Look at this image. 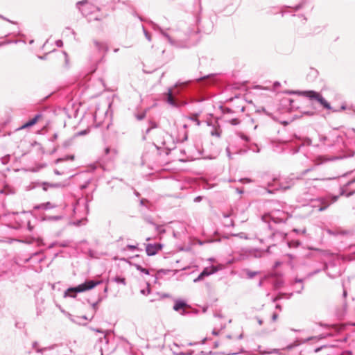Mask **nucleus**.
<instances>
[{
  "instance_id": "61",
  "label": "nucleus",
  "mask_w": 355,
  "mask_h": 355,
  "mask_svg": "<svg viewBox=\"0 0 355 355\" xmlns=\"http://www.w3.org/2000/svg\"><path fill=\"white\" fill-rule=\"evenodd\" d=\"M196 344H197V343H189L188 345H194Z\"/></svg>"
},
{
  "instance_id": "43",
  "label": "nucleus",
  "mask_w": 355,
  "mask_h": 355,
  "mask_svg": "<svg viewBox=\"0 0 355 355\" xmlns=\"http://www.w3.org/2000/svg\"><path fill=\"white\" fill-rule=\"evenodd\" d=\"M157 295H159L161 298L168 297L167 294H159V293H157Z\"/></svg>"
},
{
  "instance_id": "44",
  "label": "nucleus",
  "mask_w": 355,
  "mask_h": 355,
  "mask_svg": "<svg viewBox=\"0 0 355 355\" xmlns=\"http://www.w3.org/2000/svg\"><path fill=\"white\" fill-rule=\"evenodd\" d=\"M327 207H328V206L320 207L318 209V210H319L320 211H324V210H325V209H327Z\"/></svg>"
},
{
  "instance_id": "5",
  "label": "nucleus",
  "mask_w": 355,
  "mask_h": 355,
  "mask_svg": "<svg viewBox=\"0 0 355 355\" xmlns=\"http://www.w3.org/2000/svg\"><path fill=\"white\" fill-rule=\"evenodd\" d=\"M312 170L313 168H307L303 171L298 176H294L293 175H291L286 179L285 183H281L280 188L283 190H286L291 188L295 184V180L302 179L305 175H306L309 171Z\"/></svg>"
},
{
  "instance_id": "49",
  "label": "nucleus",
  "mask_w": 355,
  "mask_h": 355,
  "mask_svg": "<svg viewBox=\"0 0 355 355\" xmlns=\"http://www.w3.org/2000/svg\"><path fill=\"white\" fill-rule=\"evenodd\" d=\"M200 200H201V197L200 196H198V197H196L195 198V201L196 202H199V201H200Z\"/></svg>"
},
{
  "instance_id": "11",
  "label": "nucleus",
  "mask_w": 355,
  "mask_h": 355,
  "mask_svg": "<svg viewBox=\"0 0 355 355\" xmlns=\"http://www.w3.org/2000/svg\"><path fill=\"white\" fill-rule=\"evenodd\" d=\"M286 236V234L283 232H275L271 234L270 239L273 241H283L285 239Z\"/></svg>"
},
{
  "instance_id": "7",
  "label": "nucleus",
  "mask_w": 355,
  "mask_h": 355,
  "mask_svg": "<svg viewBox=\"0 0 355 355\" xmlns=\"http://www.w3.org/2000/svg\"><path fill=\"white\" fill-rule=\"evenodd\" d=\"M94 44L96 50L100 54L99 61H101L108 51V46L104 42H101L96 40L94 41Z\"/></svg>"
},
{
  "instance_id": "52",
  "label": "nucleus",
  "mask_w": 355,
  "mask_h": 355,
  "mask_svg": "<svg viewBox=\"0 0 355 355\" xmlns=\"http://www.w3.org/2000/svg\"><path fill=\"white\" fill-rule=\"evenodd\" d=\"M85 134H86V131L85 130L81 131V132H79V135H85Z\"/></svg>"
},
{
  "instance_id": "35",
  "label": "nucleus",
  "mask_w": 355,
  "mask_h": 355,
  "mask_svg": "<svg viewBox=\"0 0 355 355\" xmlns=\"http://www.w3.org/2000/svg\"><path fill=\"white\" fill-rule=\"evenodd\" d=\"M12 42V41H10V40H8V41H4V42H0V47L5 45V44H10Z\"/></svg>"
},
{
  "instance_id": "31",
  "label": "nucleus",
  "mask_w": 355,
  "mask_h": 355,
  "mask_svg": "<svg viewBox=\"0 0 355 355\" xmlns=\"http://www.w3.org/2000/svg\"><path fill=\"white\" fill-rule=\"evenodd\" d=\"M211 135L219 137L220 136V134L218 130H215L211 132Z\"/></svg>"
},
{
  "instance_id": "48",
  "label": "nucleus",
  "mask_w": 355,
  "mask_h": 355,
  "mask_svg": "<svg viewBox=\"0 0 355 355\" xmlns=\"http://www.w3.org/2000/svg\"><path fill=\"white\" fill-rule=\"evenodd\" d=\"M280 85V83L279 82H275L274 83V87H277Z\"/></svg>"
},
{
  "instance_id": "3",
  "label": "nucleus",
  "mask_w": 355,
  "mask_h": 355,
  "mask_svg": "<svg viewBox=\"0 0 355 355\" xmlns=\"http://www.w3.org/2000/svg\"><path fill=\"white\" fill-rule=\"evenodd\" d=\"M100 282H96L94 280H89L85 282L83 284H81L75 287H71L67 289L64 292V296L70 297H76L77 293L84 292L88 290H90L94 288L96 285L99 284Z\"/></svg>"
},
{
  "instance_id": "10",
  "label": "nucleus",
  "mask_w": 355,
  "mask_h": 355,
  "mask_svg": "<svg viewBox=\"0 0 355 355\" xmlns=\"http://www.w3.org/2000/svg\"><path fill=\"white\" fill-rule=\"evenodd\" d=\"M67 182H56V183H49L47 182H44L42 183V189L44 191H47L49 188H64L67 186Z\"/></svg>"
},
{
  "instance_id": "39",
  "label": "nucleus",
  "mask_w": 355,
  "mask_h": 355,
  "mask_svg": "<svg viewBox=\"0 0 355 355\" xmlns=\"http://www.w3.org/2000/svg\"><path fill=\"white\" fill-rule=\"evenodd\" d=\"M156 230H157V232L161 233V232H164V230L161 227L157 226Z\"/></svg>"
},
{
  "instance_id": "64",
  "label": "nucleus",
  "mask_w": 355,
  "mask_h": 355,
  "mask_svg": "<svg viewBox=\"0 0 355 355\" xmlns=\"http://www.w3.org/2000/svg\"><path fill=\"white\" fill-rule=\"evenodd\" d=\"M206 340H207V338H204V339L202 340V344H205V343Z\"/></svg>"
},
{
  "instance_id": "1",
  "label": "nucleus",
  "mask_w": 355,
  "mask_h": 355,
  "mask_svg": "<svg viewBox=\"0 0 355 355\" xmlns=\"http://www.w3.org/2000/svg\"><path fill=\"white\" fill-rule=\"evenodd\" d=\"M196 33V30L185 23L179 24L176 29L167 32L157 26V37L166 41L177 48H188L193 44L191 37Z\"/></svg>"
},
{
  "instance_id": "28",
  "label": "nucleus",
  "mask_w": 355,
  "mask_h": 355,
  "mask_svg": "<svg viewBox=\"0 0 355 355\" xmlns=\"http://www.w3.org/2000/svg\"><path fill=\"white\" fill-rule=\"evenodd\" d=\"M342 158H343L342 157L334 156V157H331L328 158L327 160L334 161V160L340 159Z\"/></svg>"
},
{
  "instance_id": "29",
  "label": "nucleus",
  "mask_w": 355,
  "mask_h": 355,
  "mask_svg": "<svg viewBox=\"0 0 355 355\" xmlns=\"http://www.w3.org/2000/svg\"><path fill=\"white\" fill-rule=\"evenodd\" d=\"M126 248L128 250H136L137 248V245H128L126 246Z\"/></svg>"
},
{
  "instance_id": "57",
  "label": "nucleus",
  "mask_w": 355,
  "mask_h": 355,
  "mask_svg": "<svg viewBox=\"0 0 355 355\" xmlns=\"http://www.w3.org/2000/svg\"><path fill=\"white\" fill-rule=\"evenodd\" d=\"M287 256L291 259H292L293 258V256L291 254H288Z\"/></svg>"
},
{
  "instance_id": "2",
  "label": "nucleus",
  "mask_w": 355,
  "mask_h": 355,
  "mask_svg": "<svg viewBox=\"0 0 355 355\" xmlns=\"http://www.w3.org/2000/svg\"><path fill=\"white\" fill-rule=\"evenodd\" d=\"M297 93L300 95L305 96L311 100H315L324 108L327 110H331L333 112H340L341 110H345L347 109L346 105L343 104L339 110H333L330 104L322 97V96L320 93L313 90L300 91L297 92Z\"/></svg>"
},
{
  "instance_id": "21",
  "label": "nucleus",
  "mask_w": 355,
  "mask_h": 355,
  "mask_svg": "<svg viewBox=\"0 0 355 355\" xmlns=\"http://www.w3.org/2000/svg\"><path fill=\"white\" fill-rule=\"evenodd\" d=\"M140 293L144 295H148L150 293V289L149 288V284H147V286L145 288H143L140 291Z\"/></svg>"
},
{
  "instance_id": "14",
  "label": "nucleus",
  "mask_w": 355,
  "mask_h": 355,
  "mask_svg": "<svg viewBox=\"0 0 355 355\" xmlns=\"http://www.w3.org/2000/svg\"><path fill=\"white\" fill-rule=\"evenodd\" d=\"M104 153L106 155H110L111 157H113L117 154V150L115 148L106 147L104 150Z\"/></svg>"
},
{
  "instance_id": "30",
  "label": "nucleus",
  "mask_w": 355,
  "mask_h": 355,
  "mask_svg": "<svg viewBox=\"0 0 355 355\" xmlns=\"http://www.w3.org/2000/svg\"><path fill=\"white\" fill-rule=\"evenodd\" d=\"M174 353H175L177 354H180V355H191L192 352H190L189 353H184L182 352L174 351Z\"/></svg>"
},
{
  "instance_id": "37",
  "label": "nucleus",
  "mask_w": 355,
  "mask_h": 355,
  "mask_svg": "<svg viewBox=\"0 0 355 355\" xmlns=\"http://www.w3.org/2000/svg\"><path fill=\"white\" fill-rule=\"evenodd\" d=\"M325 345L321 346L314 349L315 353L319 352L322 348L325 347Z\"/></svg>"
},
{
  "instance_id": "22",
  "label": "nucleus",
  "mask_w": 355,
  "mask_h": 355,
  "mask_svg": "<svg viewBox=\"0 0 355 355\" xmlns=\"http://www.w3.org/2000/svg\"><path fill=\"white\" fill-rule=\"evenodd\" d=\"M268 217H270L275 223H282L283 222V219L277 218H275L274 216L268 215L263 216V219H266Z\"/></svg>"
},
{
  "instance_id": "63",
  "label": "nucleus",
  "mask_w": 355,
  "mask_h": 355,
  "mask_svg": "<svg viewBox=\"0 0 355 355\" xmlns=\"http://www.w3.org/2000/svg\"><path fill=\"white\" fill-rule=\"evenodd\" d=\"M226 112H231V110H230V108H227V109H226Z\"/></svg>"
},
{
  "instance_id": "62",
  "label": "nucleus",
  "mask_w": 355,
  "mask_h": 355,
  "mask_svg": "<svg viewBox=\"0 0 355 355\" xmlns=\"http://www.w3.org/2000/svg\"><path fill=\"white\" fill-rule=\"evenodd\" d=\"M199 355H207V354L205 353L204 352H201Z\"/></svg>"
},
{
  "instance_id": "60",
  "label": "nucleus",
  "mask_w": 355,
  "mask_h": 355,
  "mask_svg": "<svg viewBox=\"0 0 355 355\" xmlns=\"http://www.w3.org/2000/svg\"><path fill=\"white\" fill-rule=\"evenodd\" d=\"M96 306H97V303H94V304H93V308H94V309H96Z\"/></svg>"
},
{
  "instance_id": "9",
  "label": "nucleus",
  "mask_w": 355,
  "mask_h": 355,
  "mask_svg": "<svg viewBox=\"0 0 355 355\" xmlns=\"http://www.w3.org/2000/svg\"><path fill=\"white\" fill-rule=\"evenodd\" d=\"M216 271H217V269L214 266H212L211 268H205L200 273V275L198 276V277L194 279L193 282L195 283L201 281L202 279H203V278L205 277H207V276H209L210 275H212V274L215 273Z\"/></svg>"
},
{
  "instance_id": "45",
  "label": "nucleus",
  "mask_w": 355,
  "mask_h": 355,
  "mask_svg": "<svg viewBox=\"0 0 355 355\" xmlns=\"http://www.w3.org/2000/svg\"><path fill=\"white\" fill-rule=\"evenodd\" d=\"M295 282L296 283H302L303 282V279H295Z\"/></svg>"
},
{
  "instance_id": "47",
  "label": "nucleus",
  "mask_w": 355,
  "mask_h": 355,
  "mask_svg": "<svg viewBox=\"0 0 355 355\" xmlns=\"http://www.w3.org/2000/svg\"><path fill=\"white\" fill-rule=\"evenodd\" d=\"M212 334L214 336H217L218 334V332L216 330L214 329L212 331Z\"/></svg>"
},
{
  "instance_id": "24",
  "label": "nucleus",
  "mask_w": 355,
  "mask_h": 355,
  "mask_svg": "<svg viewBox=\"0 0 355 355\" xmlns=\"http://www.w3.org/2000/svg\"><path fill=\"white\" fill-rule=\"evenodd\" d=\"M142 28H143V31H144V33L146 38L148 41H151V35H150V34L145 29V28L144 26Z\"/></svg>"
},
{
  "instance_id": "46",
  "label": "nucleus",
  "mask_w": 355,
  "mask_h": 355,
  "mask_svg": "<svg viewBox=\"0 0 355 355\" xmlns=\"http://www.w3.org/2000/svg\"><path fill=\"white\" fill-rule=\"evenodd\" d=\"M3 20H6V21H8V22H10V23L15 24V22H14V21H11V20L8 19H7V18H6L5 17H3Z\"/></svg>"
},
{
  "instance_id": "23",
  "label": "nucleus",
  "mask_w": 355,
  "mask_h": 355,
  "mask_svg": "<svg viewBox=\"0 0 355 355\" xmlns=\"http://www.w3.org/2000/svg\"><path fill=\"white\" fill-rule=\"evenodd\" d=\"M155 127V124L153 123H152L151 126L148 128L146 130V133L143 136V139L144 140H146V135H147L152 129H153Z\"/></svg>"
},
{
  "instance_id": "18",
  "label": "nucleus",
  "mask_w": 355,
  "mask_h": 355,
  "mask_svg": "<svg viewBox=\"0 0 355 355\" xmlns=\"http://www.w3.org/2000/svg\"><path fill=\"white\" fill-rule=\"evenodd\" d=\"M327 334H320V336H311V337H309L308 338L305 339L303 343H306L311 340H313V339H318V340H320V339H323V338H327Z\"/></svg>"
},
{
  "instance_id": "50",
  "label": "nucleus",
  "mask_w": 355,
  "mask_h": 355,
  "mask_svg": "<svg viewBox=\"0 0 355 355\" xmlns=\"http://www.w3.org/2000/svg\"><path fill=\"white\" fill-rule=\"evenodd\" d=\"M303 289H304V286L302 285L301 287H300V289L299 291H297V293H300Z\"/></svg>"
},
{
  "instance_id": "4",
  "label": "nucleus",
  "mask_w": 355,
  "mask_h": 355,
  "mask_svg": "<svg viewBox=\"0 0 355 355\" xmlns=\"http://www.w3.org/2000/svg\"><path fill=\"white\" fill-rule=\"evenodd\" d=\"M77 8L85 16H87L96 11H99V8L89 3L87 0L79 1L76 4Z\"/></svg>"
},
{
  "instance_id": "34",
  "label": "nucleus",
  "mask_w": 355,
  "mask_h": 355,
  "mask_svg": "<svg viewBox=\"0 0 355 355\" xmlns=\"http://www.w3.org/2000/svg\"><path fill=\"white\" fill-rule=\"evenodd\" d=\"M277 318H278V314L276 313H274L272 316V320L275 322L277 319Z\"/></svg>"
},
{
  "instance_id": "53",
  "label": "nucleus",
  "mask_w": 355,
  "mask_h": 355,
  "mask_svg": "<svg viewBox=\"0 0 355 355\" xmlns=\"http://www.w3.org/2000/svg\"><path fill=\"white\" fill-rule=\"evenodd\" d=\"M259 324L261 325L263 323V321L261 319L257 320Z\"/></svg>"
},
{
  "instance_id": "15",
  "label": "nucleus",
  "mask_w": 355,
  "mask_h": 355,
  "mask_svg": "<svg viewBox=\"0 0 355 355\" xmlns=\"http://www.w3.org/2000/svg\"><path fill=\"white\" fill-rule=\"evenodd\" d=\"M37 346H38L37 342L33 343V347L36 350L37 352H39V353H43L46 350L51 349L53 348V347L39 348Z\"/></svg>"
},
{
  "instance_id": "59",
  "label": "nucleus",
  "mask_w": 355,
  "mask_h": 355,
  "mask_svg": "<svg viewBox=\"0 0 355 355\" xmlns=\"http://www.w3.org/2000/svg\"><path fill=\"white\" fill-rule=\"evenodd\" d=\"M279 265H280V263H279V262H278V261H277V262L275 263V267H277V266H279Z\"/></svg>"
},
{
  "instance_id": "27",
  "label": "nucleus",
  "mask_w": 355,
  "mask_h": 355,
  "mask_svg": "<svg viewBox=\"0 0 355 355\" xmlns=\"http://www.w3.org/2000/svg\"><path fill=\"white\" fill-rule=\"evenodd\" d=\"M145 115H146V113L144 112L142 114H137L135 115L136 118L138 119V120H142L143 119H144L145 117Z\"/></svg>"
},
{
  "instance_id": "26",
  "label": "nucleus",
  "mask_w": 355,
  "mask_h": 355,
  "mask_svg": "<svg viewBox=\"0 0 355 355\" xmlns=\"http://www.w3.org/2000/svg\"><path fill=\"white\" fill-rule=\"evenodd\" d=\"M230 123L233 125H236L238 124H239L240 123V121L238 119H232L231 120L229 121Z\"/></svg>"
},
{
  "instance_id": "40",
  "label": "nucleus",
  "mask_w": 355,
  "mask_h": 355,
  "mask_svg": "<svg viewBox=\"0 0 355 355\" xmlns=\"http://www.w3.org/2000/svg\"><path fill=\"white\" fill-rule=\"evenodd\" d=\"M236 236H239L240 238H244V239L248 238L247 236H244L243 233H240V234H237Z\"/></svg>"
},
{
  "instance_id": "56",
  "label": "nucleus",
  "mask_w": 355,
  "mask_h": 355,
  "mask_svg": "<svg viewBox=\"0 0 355 355\" xmlns=\"http://www.w3.org/2000/svg\"><path fill=\"white\" fill-rule=\"evenodd\" d=\"M354 182H355V178H354V179H353L352 180L349 181L348 184H352V183H354Z\"/></svg>"
},
{
  "instance_id": "55",
  "label": "nucleus",
  "mask_w": 355,
  "mask_h": 355,
  "mask_svg": "<svg viewBox=\"0 0 355 355\" xmlns=\"http://www.w3.org/2000/svg\"><path fill=\"white\" fill-rule=\"evenodd\" d=\"M226 151H227V153L228 156H229V157H230V153L229 148H226Z\"/></svg>"
},
{
  "instance_id": "54",
  "label": "nucleus",
  "mask_w": 355,
  "mask_h": 355,
  "mask_svg": "<svg viewBox=\"0 0 355 355\" xmlns=\"http://www.w3.org/2000/svg\"><path fill=\"white\" fill-rule=\"evenodd\" d=\"M141 271L144 272L146 274H148V271L146 269L141 268Z\"/></svg>"
},
{
  "instance_id": "19",
  "label": "nucleus",
  "mask_w": 355,
  "mask_h": 355,
  "mask_svg": "<svg viewBox=\"0 0 355 355\" xmlns=\"http://www.w3.org/2000/svg\"><path fill=\"white\" fill-rule=\"evenodd\" d=\"M113 281L115 282L117 284H121L123 285H125L126 284L125 279L123 278V277H118L117 276V277H115L113 279Z\"/></svg>"
},
{
  "instance_id": "41",
  "label": "nucleus",
  "mask_w": 355,
  "mask_h": 355,
  "mask_svg": "<svg viewBox=\"0 0 355 355\" xmlns=\"http://www.w3.org/2000/svg\"><path fill=\"white\" fill-rule=\"evenodd\" d=\"M242 182H250L251 180L250 179H241L240 180Z\"/></svg>"
},
{
  "instance_id": "8",
  "label": "nucleus",
  "mask_w": 355,
  "mask_h": 355,
  "mask_svg": "<svg viewBox=\"0 0 355 355\" xmlns=\"http://www.w3.org/2000/svg\"><path fill=\"white\" fill-rule=\"evenodd\" d=\"M189 305L181 300H175V304L173 305V309L175 311L180 312L181 315H186L187 311L184 310V308L188 307Z\"/></svg>"
},
{
  "instance_id": "17",
  "label": "nucleus",
  "mask_w": 355,
  "mask_h": 355,
  "mask_svg": "<svg viewBox=\"0 0 355 355\" xmlns=\"http://www.w3.org/2000/svg\"><path fill=\"white\" fill-rule=\"evenodd\" d=\"M224 218H225L224 225L225 226H227V227L234 226V221L230 218L229 215L225 214Z\"/></svg>"
},
{
  "instance_id": "13",
  "label": "nucleus",
  "mask_w": 355,
  "mask_h": 355,
  "mask_svg": "<svg viewBox=\"0 0 355 355\" xmlns=\"http://www.w3.org/2000/svg\"><path fill=\"white\" fill-rule=\"evenodd\" d=\"M146 252L148 256L155 255V244L146 245Z\"/></svg>"
},
{
  "instance_id": "51",
  "label": "nucleus",
  "mask_w": 355,
  "mask_h": 355,
  "mask_svg": "<svg viewBox=\"0 0 355 355\" xmlns=\"http://www.w3.org/2000/svg\"><path fill=\"white\" fill-rule=\"evenodd\" d=\"M54 173H55V174H56V175H60V174H61V173H60V171H58L57 169H55V170L54 171Z\"/></svg>"
},
{
  "instance_id": "32",
  "label": "nucleus",
  "mask_w": 355,
  "mask_h": 355,
  "mask_svg": "<svg viewBox=\"0 0 355 355\" xmlns=\"http://www.w3.org/2000/svg\"><path fill=\"white\" fill-rule=\"evenodd\" d=\"M240 137L242 139L246 141H249V138L248 137H247L246 135H243V134H241L240 135Z\"/></svg>"
},
{
  "instance_id": "16",
  "label": "nucleus",
  "mask_w": 355,
  "mask_h": 355,
  "mask_svg": "<svg viewBox=\"0 0 355 355\" xmlns=\"http://www.w3.org/2000/svg\"><path fill=\"white\" fill-rule=\"evenodd\" d=\"M243 271L245 272L248 278H249V279H252L257 274L259 273V272H258V271H251L249 269H245Z\"/></svg>"
},
{
  "instance_id": "58",
  "label": "nucleus",
  "mask_w": 355,
  "mask_h": 355,
  "mask_svg": "<svg viewBox=\"0 0 355 355\" xmlns=\"http://www.w3.org/2000/svg\"><path fill=\"white\" fill-rule=\"evenodd\" d=\"M301 7L300 5H298L295 8V10H297L298 9H300V8Z\"/></svg>"
},
{
  "instance_id": "20",
  "label": "nucleus",
  "mask_w": 355,
  "mask_h": 355,
  "mask_svg": "<svg viewBox=\"0 0 355 355\" xmlns=\"http://www.w3.org/2000/svg\"><path fill=\"white\" fill-rule=\"evenodd\" d=\"M40 208L44 209H49L55 207V205H52L51 202H48L46 203H43L40 206Z\"/></svg>"
},
{
  "instance_id": "33",
  "label": "nucleus",
  "mask_w": 355,
  "mask_h": 355,
  "mask_svg": "<svg viewBox=\"0 0 355 355\" xmlns=\"http://www.w3.org/2000/svg\"><path fill=\"white\" fill-rule=\"evenodd\" d=\"M56 45L58 46V47H61L62 45H63V42L62 40H57L56 41Z\"/></svg>"
},
{
  "instance_id": "25",
  "label": "nucleus",
  "mask_w": 355,
  "mask_h": 355,
  "mask_svg": "<svg viewBox=\"0 0 355 355\" xmlns=\"http://www.w3.org/2000/svg\"><path fill=\"white\" fill-rule=\"evenodd\" d=\"M142 212L144 213V218L146 221H148L149 223L150 224H153V218H150L148 217V215L145 214V212H144V210H142Z\"/></svg>"
},
{
  "instance_id": "38",
  "label": "nucleus",
  "mask_w": 355,
  "mask_h": 355,
  "mask_svg": "<svg viewBox=\"0 0 355 355\" xmlns=\"http://www.w3.org/2000/svg\"><path fill=\"white\" fill-rule=\"evenodd\" d=\"M163 248V245L161 243H157V252Z\"/></svg>"
},
{
  "instance_id": "42",
  "label": "nucleus",
  "mask_w": 355,
  "mask_h": 355,
  "mask_svg": "<svg viewBox=\"0 0 355 355\" xmlns=\"http://www.w3.org/2000/svg\"><path fill=\"white\" fill-rule=\"evenodd\" d=\"M297 344H296V345H288L286 347V349H291L292 348H293L294 346H297Z\"/></svg>"
},
{
  "instance_id": "12",
  "label": "nucleus",
  "mask_w": 355,
  "mask_h": 355,
  "mask_svg": "<svg viewBox=\"0 0 355 355\" xmlns=\"http://www.w3.org/2000/svg\"><path fill=\"white\" fill-rule=\"evenodd\" d=\"M40 117V114H37L35 116L33 119L26 122L25 124H24L19 129H24L31 126H33L35 125L37 121H38V119Z\"/></svg>"
},
{
  "instance_id": "6",
  "label": "nucleus",
  "mask_w": 355,
  "mask_h": 355,
  "mask_svg": "<svg viewBox=\"0 0 355 355\" xmlns=\"http://www.w3.org/2000/svg\"><path fill=\"white\" fill-rule=\"evenodd\" d=\"M164 101L173 107H180L185 104V103L179 101L174 98L171 88L168 89L167 92L164 95Z\"/></svg>"
},
{
  "instance_id": "36",
  "label": "nucleus",
  "mask_w": 355,
  "mask_h": 355,
  "mask_svg": "<svg viewBox=\"0 0 355 355\" xmlns=\"http://www.w3.org/2000/svg\"><path fill=\"white\" fill-rule=\"evenodd\" d=\"M320 272V270H315L312 272H310L309 275H308V277H311L317 273H318Z\"/></svg>"
}]
</instances>
